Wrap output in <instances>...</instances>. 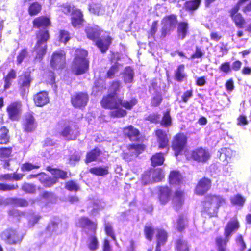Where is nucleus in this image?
<instances>
[{
    "mask_svg": "<svg viewBox=\"0 0 251 251\" xmlns=\"http://www.w3.org/2000/svg\"><path fill=\"white\" fill-rule=\"evenodd\" d=\"M33 23L34 27L43 29L37 34V43L34 48L37 54L36 58L41 59L46 53L47 42L49 38V32L46 28L49 26L50 21L49 18L42 16L35 18Z\"/></svg>",
    "mask_w": 251,
    "mask_h": 251,
    "instance_id": "nucleus-1",
    "label": "nucleus"
},
{
    "mask_svg": "<svg viewBox=\"0 0 251 251\" xmlns=\"http://www.w3.org/2000/svg\"><path fill=\"white\" fill-rule=\"evenodd\" d=\"M239 227V223L236 218L230 220L225 228V238L218 237L216 238V244L218 251H226L227 243L230 237Z\"/></svg>",
    "mask_w": 251,
    "mask_h": 251,
    "instance_id": "nucleus-2",
    "label": "nucleus"
},
{
    "mask_svg": "<svg viewBox=\"0 0 251 251\" xmlns=\"http://www.w3.org/2000/svg\"><path fill=\"white\" fill-rule=\"evenodd\" d=\"M137 103V100L132 99L130 101H123L118 96L108 94L104 97L101 102L102 106L105 108L113 109L122 106L127 109H131Z\"/></svg>",
    "mask_w": 251,
    "mask_h": 251,
    "instance_id": "nucleus-3",
    "label": "nucleus"
},
{
    "mask_svg": "<svg viewBox=\"0 0 251 251\" xmlns=\"http://www.w3.org/2000/svg\"><path fill=\"white\" fill-rule=\"evenodd\" d=\"M225 203V200L221 196H208L203 203V211L210 217L216 216L219 208Z\"/></svg>",
    "mask_w": 251,
    "mask_h": 251,
    "instance_id": "nucleus-4",
    "label": "nucleus"
},
{
    "mask_svg": "<svg viewBox=\"0 0 251 251\" xmlns=\"http://www.w3.org/2000/svg\"><path fill=\"white\" fill-rule=\"evenodd\" d=\"M87 54V51L84 50L76 51L72 71L76 75L82 74L87 71L89 67V61L86 58Z\"/></svg>",
    "mask_w": 251,
    "mask_h": 251,
    "instance_id": "nucleus-5",
    "label": "nucleus"
},
{
    "mask_svg": "<svg viewBox=\"0 0 251 251\" xmlns=\"http://www.w3.org/2000/svg\"><path fill=\"white\" fill-rule=\"evenodd\" d=\"M162 23L163 26L161 30V37L164 38L175 29L177 23V17L174 15L166 16L163 19Z\"/></svg>",
    "mask_w": 251,
    "mask_h": 251,
    "instance_id": "nucleus-6",
    "label": "nucleus"
},
{
    "mask_svg": "<svg viewBox=\"0 0 251 251\" xmlns=\"http://www.w3.org/2000/svg\"><path fill=\"white\" fill-rule=\"evenodd\" d=\"M191 158L195 161L205 163L210 158V154L208 150L200 147L191 151Z\"/></svg>",
    "mask_w": 251,
    "mask_h": 251,
    "instance_id": "nucleus-7",
    "label": "nucleus"
},
{
    "mask_svg": "<svg viewBox=\"0 0 251 251\" xmlns=\"http://www.w3.org/2000/svg\"><path fill=\"white\" fill-rule=\"evenodd\" d=\"M63 230L59 220L50 221L46 229L45 232V237L56 236L62 234Z\"/></svg>",
    "mask_w": 251,
    "mask_h": 251,
    "instance_id": "nucleus-8",
    "label": "nucleus"
},
{
    "mask_svg": "<svg viewBox=\"0 0 251 251\" xmlns=\"http://www.w3.org/2000/svg\"><path fill=\"white\" fill-rule=\"evenodd\" d=\"M76 225L82 228L84 231L88 234H89V232L91 234L95 233L96 230L97 224L85 217L79 219Z\"/></svg>",
    "mask_w": 251,
    "mask_h": 251,
    "instance_id": "nucleus-9",
    "label": "nucleus"
},
{
    "mask_svg": "<svg viewBox=\"0 0 251 251\" xmlns=\"http://www.w3.org/2000/svg\"><path fill=\"white\" fill-rule=\"evenodd\" d=\"M89 97L87 93H76L71 97V103L75 108L85 107L88 101Z\"/></svg>",
    "mask_w": 251,
    "mask_h": 251,
    "instance_id": "nucleus-10",
    "label": "nucleus"
},
{
    "mask_svg": "<svg viewBox=\"0 0 251 251\" xmlns=\"http://www.w3.org/2000/svg\"><path fill=\"white\" fill-rule=\"evenodd\" d=\"M1 237L3 240L9 244H17L21 242L22 239L16 230L11 229H8L2 232Z\"/></svg>",
    "mask_w": 251,
    "mask_h": 251,
    "instance_id": "nucleus-11",
    "label": "nucleus"
},
{
    "mask_svg": "<svg viewBox=\"0 0 251 251\" xmlns=\"http://www.w3.org/2000/svg\"><path fill=\"white\" fill-rule=\"evenodd\" d=\"M65 64V53L63 50L54 52L50 61L51 66L56 69H59L64 67Z\"/></svg>",
    "mask_w": 251,
    "mask_h": 251,
    "instance_id": "nucleus-12",
    "label": "nucleus"
},
{
    "mask_svg": "<svg viewBox=\"0 0 251 251\" xmlns=\"http://www.w3.org/2000/svg\"><path fill=\"white\" fill-rule=\"evenodd\" d=\"M187 142V138L183 134L176 135L173 142L172 148L176 156H178L183 150Z\"/></svg>",
    "mask_w": 251,
    "mask_h": 251,
    "instance_id": "nucleus-13",
    "label": "nucleus"
},
{
    "mask_svg": "<svg viewBox=\"0 0 251 251\" xmlns=\"http://www.w3.org/2000/svg\"><path fill=\"white\" fill-rule=\"evenodd\" d=\"M78 134V128L75 125H71L66 126L61 133V135L68 140L75 139Z\"/></svg>",
    "mask_w": 251,
    "mask_h": 251,
    "instance_id": "nucleus-14",
    "label": "nucleus"
},
{
    "mask_svg": "<svg viewBox=\"0 0 251 251\" xmlns=\"http://www.w3.org/2000/svg\"><path fill=\"white\" fill-rule=\"evenodd\" d=\"M35 104L37 106L43 107L49 102L48 94L46 91H41L34 96Z\"/></svg>",
    "mask_w": 251,
    "mask_h": 251,
    "instance_id": "nucleus-15",
    "label": "nucleus"
},
{
    "mask_svg": "<svg viewBox=\"0 0 251 251\" xmlns=\"http://www.w3.org/2000/svg\"><path fill=\"white\" fill-rule=\"evenodd\" d=\"M211 183L209 179L203 178L201 179L196 186V193L199 195L204 194L210 189Z\"/></svg>",
    "mask_w": 251,
    "mask_h": 251,
    "instance_id": "nucleus-16",
    "label": "nucleus"
},
{
    "mask_svg": "<svg viewBox=\"0 0 251 251\" xmlns=\"http://www.w3.org/2000/svg\"><path fill=\"white\" fill-rule=\"evenodd\" d=\"M21 104L19 102L11 103L7 108L10 119L17 120L18 119L21 109Z\"/></svg>",
    "mask_w": 251,
    "mask_h": 251,
    "instance_id": "nucleus-17",
    "label": "nucleus"
},
{
    "mask_svg": "<svg viewBox=\"0 0 251 251\" xmlns=\"http://www.w3.org/2000/svg\"><path fill=\"white\" fill-rule=\"evenodd\" d=\"M157 137V141L159 143V149H168V138L165 132L161 129L157 130L155 132Z\"/></svg>",
    "mask_w": 251,
    "mask_h": 251,
    "instance_id": "nucleus-18",
    "label": "nucleus"
},
{
    "mask_svg": "<svg viewBox=\"0 0 251 251\" xmlns=\"http://www.w3.org/2000/svg\"><path fill=\"white\" fill-rule=\"evenodd\" d=\"M24 130L26 132H31L34 130L36 127L35 119L30 114H27L25 116L23 122Z\"/></svg>",
    "mask_w": 251,
    "mask_h": 251,
    "instance_id": "nucleus-19",
    "label": "nucleus"
},
{
    "mask_svg": "<svg viewBox=\"0 0 251 251\" xmlns=\"http://www.w3.org/2000/svg\"><path fill=\"white\" fill-rule=\"evenodd\" d=\"M112 38L107 36L104 38H100L96 42V45L100 49L102 53L105 52L108 49L109 45L111 43Z\"/></svg>",
    "mask_w": 251,
    "mask_h": 251,
    "instance_id": "nucleus-20",
    "label": "nucleus"
},
{
    "mask_svg": "<svg viewBox=\"0 0 251 251\" xmlns=\"http://www.w3.org/2000/svg\"><path fill=\"white\" fill-rule=\"evenodd\" d=\"M83 15L81 12L79 10H75L72 14V24L73 26L75 28H79L83 22Z\"/></svg>",
    "mask_w": 251,
    "mask_h": 251,
    "instance_id": "nucleus-21",
    "label": "nucleus"
},
{
    "mask_svg": "<svg viewBox=\"0 0 251 251\" xmlns=\"http://www.w3.org/2000/svg\"><path fill=\"white\" fill-rule=\"evenodd\" d=\"M182 176L177 171H171L169 175L170 183L174 186H179L182 183Z\"/></svg>",
    "mask_w": 251,
    "mask_h": 251,
    "instance_id": "nucleus-22",
    "label": "nucleus"
},
{
    "mask_svg": "<svg viewBox=\"0 0 251 251\" xmlns=\"http://www.w3.org/2000/svg\"><path fill=\"white\" fill-rule=\"evenodd\" d=\"M124 135L127 136L130 140H136L139 135V131L132 126L126 127L123 130Z\"/></svg>",
    "mask_w": 251,
    "mask_h": 251,
    "instance_id": "nucleus-23",
    "label": "nucleus"
},
{
    "mask_svg": "<svg viewBox=\"0 0 251 251\" xmlns=\"http://www.w3.org/2000/svg\"><path fill=\"white\" fill-rule=\"evenodd\" d=\"M184 201V192L182 191H176L173 199V205L176 210L178 209L182 206Z\"/></svg>",
    "mask_w": 251,
    "mask_h": 251,
    "instance_id": "nucleus-24",
    "label": "nucleus"
},
{
    "mask_svg": "<svg viewBox=\"0 0 251 251\" xmlns=\"http://www.w3.org/2000/svg\"><path fill=\"white\" fill-rule=\"evenodd\" d=\"M134 77V72L133 69L128 66L126 67L123 72V77L124 81L126 84L131 83L133 81Z\"/></svg>",
    "mask_w": 251,
    "mask_h": 251,
    "instance_id": "nucleus-25",
    "label": "nucleus"
},
{
    "mask_svg": "<svg viewBox=\"0 0 251 251\" xmlns=\"http://www.w3.org/2000/svg\"><path fill=\"white\" fill-rule=\"evenodd\" d=\"M31 82L30 75L28 73H25L19 77V84L22 89L29 87Z\"/></svg>",
    "mask_w": 251,
    "mask_h": 251,
    "instance_id": "nucleus-26",
    "label": "nucleus"
},
{
    "mask_svg": "<svg viewBox=\"0 0 251 251\" xmlns=\"http://www.w3.org/2000/svg\"><path fill=\"white\" fill-rule=\"evenodd\" d=\"M188 24L186 22H180L178 25L177 35L179 39H184L188 32Z\"/></svg>",
    "mask_w": 251,
    "mask_h": 251,
    "instance_id": "nucleus-27",
    "label": "nucleus"
},
{
    "mask_svg": "<svg viewBox=\"0 0 251 251\" xmlns=\"http://www.w3.org/2000/svg\"><path fill=\"white\" fill-rule=\"evenodd\" d=\"M160 201L162 204H165L169 201L170 190L168 187H163L160 188Z\"/></svg>",
    "mask_w": 251,
    "mask_h": 251,
    "instance_id": "nucleus-28",
    "label": "nucleus"
},
{
    "mask_svg": "<svg viewBox=\"0 0 251 251\" xmlns=\"http://www.w3.org/2000/svg\"><path fill=\"white\" fill-rule=\"evenodd\" d=\"M220 153L219 158L220 160L224 159H230L233 156L235 155V152L233 151L230 148H223L219 151Z\"/></svg>",
    "mask_w": 251,
    "mask_h": 251,
    "instance_id": "nucleus-29",
    "label": "nucleus"
},
{
    "mask_svg": "<svg viewBox=\"0 0 251 251\" xmlns=\"http://www.w3.org/2000/svg\"><path fill=\"white\" fill-rule=\"evenodd\" d=\"M47 170L50 171L54 176V177H56L57 179L58 178L65 179L68 177L67 173L63 170L53 169L50 166L47 167Z\"/></svg>",
    "mask_w": 251,
    "mask_h": 251,
    "instance_id": "nucleus-30",
    "label": "nucleus"
},
{
    "mask_svg": "<svg viewBox=\"0 0 251 251\" xmlns=\"http://www.w3.org/2000/svg\"><path fill=\"white\" fill-rule=\"evenodd\" d=\"M184 65L181 64L178 66L175 71V76L176 80L178 82H182L184 78L186 77V75L184 72Z\"/></svg>",
    "mask_w": 251,
    "mask_h": 251,
    "instance_id": "nucleus-31",
    "label": "nucleus"
},
{
    "mask_svg": "<svg viewBox=\"0 0 251 251\" xmlns=\"http://www.w3.org/2000/svg\"><path fill=\"white\" fill-rule=\"evenodd\" d=\"M230 200L233 205L240 207H243L246 201L245 198L240 194H237L231 197Z\"/></svg>",
    "mask_w": 251,
    "mask_h": 251,
    "instance_id": "nucleus-32",
    "label": "nucleus"
},
{
    "mask_svg": "<svg viewBox=\"0 0 251 251\" xmlns=\"http://www.w3.org/2000/svg\"><path fill=\"white\" fill-rule=\"evenodd\" d=\"M40 180L42 183L46 187H50L56 183L57 178L56 177H49L44 173H43Z\"/></svg>",
    "mask_w": 251,
    "mask_h": 251,
    "instance_id": "nucleus-33",
    "label": "nucleus"
},
{
    "mask_svg": "<svg viewBox=\"0 0 251 251\" xmlns=\"http://www.w3.org/2000/svg\"><path fill=\"white\" fill-rule=\"evenodd\" d=\"M42 9V5L37 2H34L30 4L28 8L29 14L31 16H35L39 14Z\"/></svg>",
    "mask_w": 251,
    "mask_h": 251,
    "instance_id": "nucleus-34",
    "label": "nucleus"
},
{
    "mask_svg": "<svg viewBox=\"0 0 251 251\" xmlns=\"http://www.w3.org/2000/svg\"><path fill=\"white\" fill-rule=\"evenodd\" d=\"M144 150V146L141 144L132 145L129 149V153L131 156H137Z\"/></svg>",
    "mask_w": 251,
    "mask_h": 251,
    "instance_id": "nucleus-35",
    "label": "nucleus"
},
{
    "mask_svg": "<svg viewBox=\"0 0 251 251\" xmlns=\"http://www.w3.org/2000/svg\"><path fill=\"white\" fill-rule=\"evenodd\" d=\"M101 151L99 149L96 148L92 150L90 152L87 153L86 157V162H90L95 161L101 154Z\"/></svg>",
    "mask_w": 251,
    "mask_h": 251,
    "instance_id": "nucleus-36",
    "label": "nucleus"
},
{
    "mask_svg": "<svg viewBox=\"0 0 251 251\" xmlns=\"http://www.w3.org/2000/svg\"><path fill=\"white\" fill-rule=\"evenodd\" d=\"M87 37L89 39L95 40L99 38L100 34L96 28L88 27L85 29Z\"/></svg>",
    "mask_w": 251,
    "mask_h": 251,
    "instance_id": "nucleus-37",
    "label": "nucleus"
},
{
    "mask_svg": "<svg viewBox=\"0 0 251 251\" xmlns=\"http://www.w3.org/2000/svg\"><path fill=\"white\" fill-rule=\"evenodd\" d=\"M164 161L162 153H157L151 158L152 165L153 166L162 165Z\"/></svg>",
    "mask_w": 251,
    "mask_h": 251,
    "instance_id": "nucleus-38",
    "label": "nucleus"
},
{
    "mask_svg": "<svg viewBox=\"0 0 251 251\" xmlns=\"http://www.w3.org/2000/svg\"><path fill=\"white\" fill-rule=\"evenodd\" d=\"M167 239V232L164 230L159 229L157 231V245H164Z\"/></svg>",
    "mask_w": 251,
    "mask_h": 251,
    "instance_id": "nucleus-39",
    "label": "nucleus"
},
{
    "mask_svg": "<svg viewBox=\"0 0 251 251\" xmlns=\"http://www.w3.org/2000/svg\"><path fill=\"white\" fill-rule=\"evenodd\" d=\"M89 206L88 207L89 212L91 215H95L99 209V201L98 200H90Z\"/></svg>",
    "mask_w": 251,
    "mask_h": 251,
    "instance_id": "nucleus-40",
    "label": "nucleus"
},
{
    "mask_svg": "<svg viewBox=\"0 0 251 251\" xmlns=\"http://www.w3.org/2000/svg\"><path fill=\"white\" fill-rule=\"evenodd\" d=\"M105 89L103 81L102 80H97L95 82L94 86L93 87L92 93L96 95L100 94L102 90Z\"/></svg>",
    "mask_w": 251,
    "mask_h": 251,
    "instance_id": "nucleus-41",
    "label": "nucleus"
},
{
    "mask_svg": "<svg viewBox=\"0 0 251 251\" xmlns=\"http://www.w3.org/2000/svg\"><path fill=\"white\" fill-rule=\"evenodd\" d=\"M90 172L97 176H103L108 173L107 167L92 168L90 169Z\"/></svg>",
    "mask_w": 251,
    "mask_h": 251,
    "instance_id": "nucleus-42",
    "label": "nucleus"
},
{
    "mask_svg": "<svg viewBox=\"0 0 251 251\" xmlns=\"http://www.w3.org/2000/svg\"><path fill=\"white\" fill-rule=\"evenodd\" d=\"M144 232L146 238L149 241H151L154 234V229L151 223L146 224L145 226Z\"/></svg>",
    "mask_w": 251,
    "mask_h": 251,
    "instance_id": "nucleus-43",
    "label": "nucleus"
},
{
    "mask_svg": "<svg viewBox=\"0 0 251 251\" xmlns=\"http://www.w3.org/2000/svg\"><path fill=\"white\" fill-rule=\"evenodd\" d=\"M8 130L5 127L0 129V144H6L9 141Z\"/></svg>",
    "mask_w": 251,
    "mask_h": 251,
    "instance_id": "nucleus-44",
    "label": "nucleus"
},
{
    "mask_svg": "<svg viewBox=\"0 0 251 251\" xmlns=\"http://www.w3.org/2000/svg\"><path fill=\"white\" fill-rule=\"evenodd\" d=\"M201 0H190L186 1L185 6L186 9L189 10H194L197 9L201 3Z\"/></svg>",
    "mask_w": 251,
    "mask_h": 251,
    "instance_id": "nucleus-45",
    "label": "nucleus"
},
{
    "mask_svg": "<svg viewBox=\"0 0 251 251\" xmlns=\"http://www.w3.org/2000/svg\"><path fill=\"white\" fill-rule=\"evenodd\" d=\"M117 106L116 108H113V110L111 111L110 113V115L113 117L120 118L122 117L126 114V111L124 109L119 108Z\"/></svg>",
    "mask_w": 251,
    "mask_h": 251,
    "instance_id": "nucleus-46",
    "label": "nucleus"
},
{
    "mask_svg": "<svg viewBox=\"0 0 251 251\" xmlns=\"http://www.w3.org/2000/svg\"><path fill=\"white\" fill-rule=\"evenodd\" d=\"M176 248L177 251H189V247L187 242L181 239L176 241Z\"/></svg>",
    "mask_w": 251,
    "mask_h": 251,
    "instance_id": "nucleus-47",
    "label": "nucleus"
},
{
    "mask_svg": "<svg viewBox=\"0 0 251 251\" xmlns=\"http://www.w3.org/2000/svg\"><path fill=\"white\" fill-rule=\"evenodd\" d=\"M40 166L38 164H32L29 162H25L21 166V170L23 172L30 171L35 169L40 168Z\"/></svg>",
    "mask_w": 251,
    "mask_h": 251,
    "instance_id": "nucleus-48",
    "label": "nucleus"
},
{
    "mask_svg": "<svg viewBox=\"0 0 251 251\" xmlns=\"http://www.w3.org/2000/svg\"><path fill=\"white\" fill-rule=\"evenodd\" d=\"M187 221V218L184 215H180L179 216L176 226L178 231H181L185 228Z\"/></svg>",
    "mask_w": 251,
    "mask_h": 251,
    "instance_id": "nucleus-49",
    "label": "nucleus"
},
{
    "mask_svg": "<svg viewBox=\"0 0 251 251\" xmlns=\"http://www.w3.org/2000/svg\"><path fill=\"white\" fill-rule=\"evenodd\" d=\"M232 18L234 20L236 25L240 28H242L245 23L244 19L240 14H237L233 16Z\"/></svg>",
    "mask_w": 251,
    "mask_h": 251,
    "instance_id": "nucleus-50",
    "label": "nucleus"
},
{
    "mask_svg": "<svg viewBox=\"0 0 251 251\" xmlns=\"http://www.w3.org/2000/svg\"><path fill=\"white\" fill-rule=\"evenodd\" d=\"M120 83L119 81L113 82L109 89V94L115 96H118V92H119Z\"/></svg>",
    "mask_w": 251,
    "mask_h": 251,
    "instance_id": "nucleus-51",
    "label": "nucleus"
},
{
    "mask_svg": "<svg viewBox=\"0 0 251 251\" xmlns=\"http://www.w3.org/2000/svg\"><path fill=\"white\" fill-rule=\"evenodd\" d=\"M171 123L172 120L169 114V111H167L164 114L161 124L163 126L167 127L171 126Z\"/></svg>",
    "mask_w": 251,
    "mask_h": 251,
    "instance_id": "nucleus-52",
    "label": "nucleus"
},
{
    "mask_svg": "<svg viewBox=\"0 0 251 251\" xmlns=\"http://www.w3.org/2000/svg\"><path fill=\"white\" fill-rule=\"evenodd\" d=\"M80 153L75 151L69 157V163L70 165L75 166L76 162H78L80 158Z\"/></svg>",
    "mask_w": 251,
    "mask_h": 251,
    "instance_id": "nucleus-53",
    "label": "nucleus"
},
{
    "mask_svg": "<svg viewBox=\"0 0 251 251\" xmlns=\"http://www.w3.org/2000/svg\"><path fill=\"white\" fill-rule=\"evenodd\" d=\"M65 188L71 191H77L79 190L78 184L73 180L69 181L65 184Z\"/></svg>",
    "mask_w": 251,
    "mask_h": 251,
    "instance_id": "nucleus-54",
    "label": "nucleus"
},
{
    "mask_svg": "<svg viewBox=\"0 0 251 251\" xmlns=\"http://www.w3.org/2000/svg\"><path fill=\"white\" fill-rule=\"evenodd\" d=\"M16 76V72L14 70H11L5 77V84L4 86L5 88L7 89L9 87V85L11 84V79L15 78Z\"/></svg>",
    "mask_w": 251,
    "mask_h": 251,
    "instance_id": "nucleus-55",
    "label": "nucleus"
},
{
    "mask_svg": "<svg viewBox=\"0 0 251 251\" xmlns=\"http://www.w3.org/2000/svg\"><path fill=\"white\" fill-rule=\"evenodd\" d=\"M164 173L160 169H157L154 170L152 174V178L154 181L158 182L164 178Z\"/></svg>",
    "mask_w": 251,
    "mask_h": 251,
    "instance_id": "nucleus-56",
    "label": "nucleus"
},
{
    "mask_svg": "<svg viewBox=\"0 0 251 251\" xmlns=\"http://www.w3.org/2000/svg\"><path fill=\"white\" fill-rule=\"evenodd\" d=\"M162 101V95L160 93H156L155 95L153 97L151 101V105L153 106H159Z\"/></svg>",
    "mask_w": 251,
    "mask_h": 251,
    "instance_id": "nucleus-57",
    "label": "nucleus"
},
{
    "mask_svg": "<svg viewBox=\"0 0 251 251\" xmlns=\"http://www.w3.org/2000/svg\"><path fill=\"white\" fill-rule=\"evenodd\" d=\"M236 241L240 251H251V249L247 251L245 250L246 246L242 235L238 236L236 239Z\"/></svg>",
    "mask_w": 251,
    "mask_h": 251,
    "instance_id": "nucleus-58",
    "label": "nucleus"
},
{
    "mask_svg": "<svg viewBox=\"0 0 251 251\" xmlns=\"http://www.w3.org/2000/svg\"><path fill=\"white\" fill-rule=\"evenodd\" d=\"M12 201L10 202V204H15L16 205L21 207H26L28 205V203L26 200L23 199H14L10 198Z\"/></svg>",
    "mask_w": 251,
    "mask_h": 251,
    "instance_id": "nucleus-59",
    "label": "nucleus"
},
{
    "mask_svg": "<svg viewBox=\"0 0 251 251\" xmlns=\"http://www.w3.org/2000/svg\"><path fill=\"white\" fill-rule=\"evenodd\" d=\"M22 189L26 193H33L36 191V186L32 184L25 183L22 186Z\"/></svg>",
    "mask_w": 251,
    "mask_h": 251,
    "instance_id": "nucleus-60",
    "label": "nucleus"
},
{
    "mask_svg": "<svg viewBox=\"0 0 251 251\" xmlns=\"http://www.w3.org/2000/svg\"><path fill=\"white\" fill-rule=\"evenodd\" d=\"M18 188V185L16 184H8L5 183H0V190L6 191L16 190Z\"/></svg>",
    "mask_w": 251,
    "mask_h": 251,
    "instance_id": "nucleus-61",
    "label": "nucleus"
},
{
    "mask_svg": "<svg viewBox=\"0 0 251 251\" xmlns=\"http://www.w3.org/2000/svg\"><path fill=\"white\" fill-rule=\"evenodd\" d=\"M105 230L107 235L111 237L114 240H115L114 233L111 225L109 223H105Z\"/></svg>",
    "mask_w": 251,
    "mask_h": 251,
    "instance_id": "nucleus-62",
    "label": "nucleus"
},
{
    "mask_svg": "<svg viewBox=\"0 0 251 251\" xmlns=\"http://www.w3.org/2000/svg\"><path fill=\"white\" fill-rule=\"evenodd\" d=\"M11 152L12 151L11 148H1L0 149V156L1 158L9 157Z\"/></svg>",
    "mask_w": 251,
    "mask_h": 251,
    "instance_id": "nucleus-63",
    "label": "nucleus"
},
{
    "mask_svg": "<svg viewBox=\"0 0 251 251\" xmlns=\"http://www.w3.org/2000/svg\"><path fill=\"white\" fill-rule=\"evenodd\" d=\"M60 41L62 42L66 43L70 39V35L68 31L65 30H61L60 31Z\"/></svg>",
    "mask_w": 251,
    "mask_h": 251,
    "instance_id": "nucleus-64",
    "label": "nucleus"
}]
</instances>
